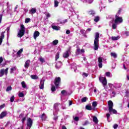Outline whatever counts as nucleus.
Returning a JSON list of instances; mask_svg holds the SVG:
<instances>
[{
	"label": "nucleus",
	"mask_w": 129,
	"mask_h": 129,
	"mask_svg": "<svg viewBox=\"0 0 129 129\" xmlns=\"http://www.w3.org/2000/svg\"><path fill=\"white\" fill-rule=\"evenodd\" d=\"M23 48H21L18 52H17V55L20 57L21 56V54H22V53H23Z\"/></svg>",
	"instance_id": "nucleus-21"
},
{
	"label": "nucleus",
	"mask_w": 129,
	"mask_h": 129,
	"mask_svg": "<svg viewBox=\"0 0 129 129\" xmlns=\"http://www.w3.org/2000/svg\"><path fill=\"white\" fill-rule=\"evenodd\" d=\"M54 120H57L58 119V116H56L53 117Z\"/></svg>",
	"instance_id": "nucleus-61"
},
{
	"label": "nucleus",
	"mask_w": 129,
	"mask_h": 129,
	"mask_svg": "<svg viewBox=\"0 0 129 129\" xmlns=\"http://www.w3.org/2000/svg\"><path fill=\"white\" fill-rule=\"evenodd\" d=\"M12 88L11 86H9L7 87V89H6V91H11L12 90Z\"/></svg>",
	"instance_id": "nucleus-44"
},
{
	"label": "nucleus",
	"mask_w": 129,
	"mask_h": 129,
	"mask_svg": "<svg viewBox=\"0 0 129 129\" xmlns=\"http://www.w3.org/2000/svg\"><path fill=\"white\" fill-rule=\"evenodd\" d=\"M59 58H60V52L58 51L55 55V61H57Z\"/></svg>",
	"instance_id": "nucleus-20"
},
{
	"label": "nucleus",
	"mask_w": 129,
	"mask_h": 129,
	"mask_svg": "<svg viewBox=\"0 0 129 129\" xmlns=\"http://www.w3.org/2000/svg\"><path fill=\"white\" fill-rule=\"evenodd\" d=\"M27 127L31 128L32 125H33V119L31 118H28L27 122Z\"/></svg>",
	"instance_id": "nucleus-7"
},
{
	"label": "nucleus",
	"mask_w": 129,
	"mask_h": 129,
	"mask_svg": "<svg viewBox=\"0 0 129 129\" xmlns=\"http://www.w3.org/2000/svg\"><path fill=\"white\" fill-rule=\"evenodd\" d=\"M5 33H6V31H3L1 33L0 36V45H2V43H3V39H5Z\"/></svg>",
	"instance_id": "nucleus-12"
},
{
	"label": "nucleus",
	"mask_w": 129,
	"mask_h": 129,
	"mask_svg": "<svg viewBox=\"0 0 129 129\" xmlns=\"http://www.w3.org/2000/svg\"><path fill=\"white\" fill-rule=\"evenodd\" d=\"M21 85L23 88H27V85H26V83L25 81H23L21 82Z\"/></svg>",
	"instance_id": "nucleus-24"
},
{
	"label": "nucleus",
	"mask_w": 129,
	"mask_h": 129,
	"mask_svg": "<svg viewBox=\"0 0 129 129\" xmlns=\"http://www.w3.org/2000/svg\"><path fill=\"white\" fill-rule=\"evenodd\" d=\"M3 61H4V58H3V56L0 57V64L1 63H3Z\"/></svg>",
	"instance_id": "nucleus-54"
},
{
	"label": "nucleus",
	"mask_w": 129,
	"mask_h": 129,
	"mask_svg": "<svg viewBox=\"0 0 129 129\" xmlns=\"http://www.w3.org/2000/svg\"><path fill=\"white\" fill-rule=\"evenodd\" d=\"M105 74L106 76H107L108 77H109L110 76V72H106Z\"/></svg>",
	"instance_id": "nucleus-53"
},
{
	"label": "nucleus",
	"mask_w": 129,
	"mask_h": 129,
	"mask_svg": "<svg viewBox=\"0 0 129 129\" xmlns=\"http://www.w3.org/2000/svg\"><path fill=\"white\" fill-rule=\"evenodd\" d=\"M92 106L93 107H96V106H97V103H96V102L95 101L93 102Z\"/></svg>",
	"instance_id": "nucleus-40"
},
{
	"label": "nucleus",
	"mask_w": 129,
	"mask_h": 129,
	"mask_svg": "<svg viewBox=\"0 0 129 129\" xmlns=\"http://www.w3.org/2000/svg\"><path fill=\"white\" fill-rule=\"evenodd\" d=\"M113 128L116 129L117 127H118V124H114L113 126Z\"/></svg>",
	"instance_id": "nucleus-46"
},
{
	"label": "nucleus",
	"mask_w": 129,
	"mask_h": 129,
	"mask_svg": "<svg viewBox=\"0 0 129 129\" xmlns=\"http://www.w3.org/2000/svg\"><path fill=\"white\" fill-rule=\"evenodd\" d=\"M40 118L41 120H46V118H47V116H46V114L45 113H43L40 116Z\"/></svg>",
	"instance_id": "nucleus-17"
},
{
	"label": "nucleus",
	"mask_w": 129,
	"mask_h": 129,
	"mask_svg": "<svg viewBox=\"0 0 129 129\" xmlns=\"http://www.w3.org/2000/svg\"><path fill=\"white\" fill-rule=\"evenodd\" d=\"M119 39V36H112L111 37V39L112 41H116V40H118Z\"/></svg>",
	"instance_id": "nucleus-25"
},
{
	"label": "nucleus",
	"mask_w": 129,
	"mask_h": 129,
	"mask_svg": "<svg viewBox=\"0 0 129 129\" xmlns=\"http://www.w3.org/2000/svg\"><path fill=\"white\" fill-rule=\"evenodd\" d=\"M8 114V112L7 111H3L1 114H0V118L1 119L4 118L5 116H7V115Z\"/></svg>",
	"instance_id": "nucleus-13"
},
{
	"label": "nucleus",
	"mask_w": 129,
	"mask_h": 129,
	"mask_svg": "<svg viewBox=\"0 0 129 129\" xmlns=\"http://www.w3.org/2000/svg\"><path fill=\"white\" fill-rule=\"evenodd\" d=\"M5 106H6L5 104H3L1 105L0 106V109H3V108H4L5 107Z\"/></svg>",
	"instance_id": "nucleus-50"
},
{
	"label": "nucleus",
	"mask_w": 129,
	"mask_h": 129,
	"mask_svg": "<svg viewBox=\"0 0 129 129\" xmlns=\"http://www.w3.org/2000/svg\"><path fill=\"white\" fill-rule=\"evenodd\" d=\"M82 53H84V49H80V48H77L76 51V55H80V54H82Z\"/></svg>",
	"instance_id": "nucleus-10"
},
{
	"label": "nucleus",
	"mask_w": 129,
	"mask_h": 129,
	"mask_svg": "<svg viewBox=\"0 0 129 129\" xmlns=\"http://www.w3.org/2000/svg\"><path fill=\"white\" fill-rule=\"evenodd\" d=\"M58 43H59V41H58V40H55L52 42V44L53 45H54V46H56V45H57Z\"/></svg>",
	"instance_id": "nucleus-29"
},
{
	"label": "nucleus",
	"mask_w": 129,
	"mask_h": 129,
	"mask_svg": "<svg viewBox=\"0 0 129 129\" xmlns=\"http://www.w3.org/2000/svg\"><path fill=\"white\" fill-rule=\"evenodd\" d=\"M30 77L32 79H34V80H36L37 79H39V77L38 76L34 75H31Z\"/></svg>",
	"instance_id": "nucleus-18"
},
{
	"label": "nucleus",
	"mask_w": 129,
	"mask_h": 129,
	"mask_svg": "<svg viewBox=\"0 0 129 129\" xmlns=\"http://www.w3.org/2000/svg\"><path fill=\"white\" fill-rule=\"evenodd\" d=\"M120 13H121V9L119 8L118 11V12L117 13V16H118L120 14Z\"/></svg>",
	"instance_id": "nucleus-47"
},
{
	"label": "nucleus",
	"mask_w": 129,
	"mask_h": 129,
	"mask_svg": "<svg viewBox=\"0 0 129 129\" xmlns=\"http://www.w3.org/2000/svg\"><path fill=\"white\" fill-rule=\"evenodd\" d=\"M60 105V103H56L54 104V107L55 108V109H57V108H58V105Z\"/></svg>",
	"instance_id": "nucleus-33"
},
{
	"label": "nucleus",
	"mask_w": 129,
	"mask_h": 129,
	"mask_svg": "<svg viewBox=\"0 0 129 129\" xmlns=\"http://www.w3.org/2000/svg\"><path fill=\"white\" fill-rule=\"evenodd\" d=\"M87 100V98H86V97H85L81 99L82 102H86Z\"/></svg>",
	"instance_id": "nucleus-35"
},
{
	"label": "nucleus",
	"mask_w": 129,
	"mask_h": 129,
	"mask_svg": "<svg viewBox=\"0 0 129 129\" xmlns=\"http://www.w3.org/2000/svg\"><path fill=\"white\" fill-rule=\"evenodd\" d=\"M9 71V68H7L5 70V69H1L0 70V77H3L5 74L7 76L8 75V72Z\"/></svg>",
	"instance_id": "nucleus-6"
},
{
	"label": "nucleus",
	"mask_w": 129,
	"mask_h": 129,
	"mask_svg": "<svg viewBox=\"0 0 129 129\" xmlns=\"http://www.w3.org/2000/svg\"><path fill=\"white\" fill-rule=\"evenodd\" d=\"M24 116V114L23 113H21L19 115V117H23Z\"/></svg>",
	"instance_id": "nucleus-63"
},
{
	"label": "nucleus",
	"mask_w": 129,
	"mask_h": 129,
	"mask_svg": "<svg viewBox=\"0 0 129 129\" xmlns=\"http://www.w3.org/2000/svg\"><path fill=\"white\" fill-rule=\"evenodd\" d=\"M26 119H27V117H24L21 120V121H22L23 124H24V123H25V121H26Z\"/></svg>",
	"instance_id": "nucleus-41"
},
{
	"label": "nucleus",
	"mask_w": 129,
	"mask_h": 129,
	"mask_svg": "<svg viewBox=\"0 0 129 129\" xmlns=\"http://www.w3.org/2000/svg\"><path fill=\"white\" fill-rule=\"evenodd\" d=\"M31 14H35V13H37V10L35 8H32L30 10Z\"/></svg>",
	"instance_id": "nucleus-23"
},
{
	"label": "nucleus",
	"mask_w": 129,
	"mask_h": 129,
	"mask_svg": "<svg viewBox=\"0 0 129 129\" xmlns=\"http://www.w3.org/2000/svg\"><path fill=\"white\" fill-rule=\"evenodd\" d=\"M99 80L101 84H103V87L105 88V86L107 85V81L106 78L103 77H100L99 78Z\"/></svg>",
	"instance_id": "nucleus-3"
},
{
	"label": "nucleus",
	"mask_w": 129,
	"mask_h": 129,
	"mask_svg": "<svg viewBox=\"0 0 129 129\" xmlns=\"http://www.w3.org/2000/svg\"><path fill=\"white\" fill-rule=\"evenodd\" d=\"M46 17L47 18H50L51 17V15H50L49 13H47V15H46Z\"/></svg>",
	"instance_id": "nucleus-62"
},
{
	"label": "nucleus",
	"mask_w": 129,
	"mask_h": 129,
	"mask_svg": "<svg viewBox=\"0 0 129 129\" xmlns=\"http://www.w3.org/2000/svg\"><path fill=\"white\" fill-rule=\"evenodd\" d=\"M85 32V30L84 29H81L80 30V33L81 34H82V35H84V33Z\"/></svg>",
	"instance_id": "nucleus-48"
},
{
	"label": "nucleus",
	"mask_w": 129,
	"mask_h": 129,
	"mask_svg": "<svg viewBox=\"0 0 129 129\" xmlns=\"http://www.w3.org/2000/svg\"><path fill=\"white\" fill-rule=\"evenodd\" d=\"M10 27H7V28L6 31L7 32V34H9L10 33Z\"/></svg>",
	"instance_id": "nucleus-55"
},
{
	"label": "nucleus",
	"mask_w": 129,
	"mask_h": 129,
	"mask_svg": "<svg viewBox=\"0 0 129 129\" xmlns=\"http://www.w3.org/2000/svg\"><path fill=\"white\" fill-rule=\"evenodd\" d=\"M110 55H111V57H113V58H114L115 59L116 58H117V55L116 54V53L115 52H111Z\"/></svg>",
	"instance_id": "nucleus-19"
},
{
	"label": "nucleus",
	"mask_w": 129,
	"mask_h": 129,
	"mask_svg": "<svg viewBox=\"0 0 129 129\" xmlns=\"http://www.w3.org/2000/svg\"><path fill=\"white\" fill-rule=\"evenodd\" d=\"M71 51V49L69 48L66 52H64L63 54V57L64 58H67L68 57H69V53H70Z\"/></svg>",
	"instance_id": "nucleus-9"
},
{
	"label": "nucleus",
	"mask_w": 129,
	"mask_h": 129,
	"mask_svg": "<svg viewBox=\"0 0 129 129\" xmlns=\"http://www.w3.org/2000/svg\"><path fill=\"white\" fill-rule=\"evenodd\" d=\"M89 15H92V16H94V15H95V12L94 11L91 10L89 12Z\"/></svg>",
	"instance_id": "nucleus-37"
},
{
	"label": "nucleus",
	"mask_w": 129,
	"mask_h": 129,
	"mask_svg": "<svg viewBox=\"0 0 129 129\" xmlns=\"http://www.w3.org/2000/svg\"><path fill=\"white\" fill-rule=\"evenodd\" d=\"M31 22V19L30 18H26L25 19V23L28 24V23H30Z\"/></svg>",
	"instance_id": "nucleus-39"
},
{
	"label": "nucleus",
	"mask_w": 129,
	"mask_h": 129,
	"mask_svg": "<svg viewBox=\"0 0 129 129\" xmlns=\"http://www.w3.org/2000/svg\"><path fill=\"white\" fill-rule=\"evenodd\" d=\"M106 116H107V119H108L109 118V117H110V113H107L106 114Z\"/></svg>",
	"instance_id": "nucleus-58"
},
{
	"label": "nucleus",
	"mask_w": 129,
	"mask_h": 129,
	"mask_svg": "<svg viewBox=\"0 0 129 129\" xmlns=\"http://www.w3.org/2000/svg\"><path fill=\"white\" fill-rule=\"evenodd\" d=\"M86 109H87V110H92V108L91 107V106L87 105L86 106Z\"/></svg>",
	"instance_id": "nucleus-32"
},
{
	"label": "nucleus",
	"mask_w": 129,
	"mask_h": 129,
	"mask_svg": "<svg viewBox=\"0 0 129 129\" xmlns=\"http://www.w3.org/2000/svg\"><path fill=\"white\" fill-rule=\"evenodd\" d=\"M51 91L52 92L56 91V87H55V86H51Z\"/></svg>",
	"instance_id": "nucleus-36"
},
{
	"label": "nucleus",
	"mask_w": 129,
	"mask_h": 129,
	"mask_svg": "<svg viewBox=\"0 0 129 129\" xmlns=\"http://www.w3.org/2000/svg\"><path fill=\"white\" fill-rule=\"evenodd\" d=\"M44 84H45V80H41L40 82V89H44Z\"/></svg>",
	"instance_id": "nucleus-14"
},
{
	"label": "nucleus",
	"mask_w": 129,
	"mask_h": 129,
	"mask_svg": "<svg viewBox=\"0 0 129 129\" xmlns=\"http://www.w3.org/2000/svg\"><path fill=\"white\" fill-rule=\"evenodd\" d=\"M89 121L88 120H86L85 123L83 124V125L85 126V125H87V124H89Z\"/></svg>",
	"instance_id": "nucleus-43"
},
{
	"label": "nucleus",
	"mask_w": 129,
	"mask_h": 129,
	"mask_svg": "<svg viewBox=\"0 0 129 129\" xmlns=\"http://www.w3.org/2000/svg\"><path fill=\"white\" fill-rule=\"evenodd\" d=\"M66 34H67V35H69V34H70V30H67L66 31Z\"/></svg>",
	"instance_id": "nucleus-60"
},
{
	"label": "nucleus",
	"mask_w": 129,
	"mask_h": 129,
	"mask_svg": "<svg viewBox=\"0 0 129 129\" xmlns=\"http://www.w3.org/2000/svg\"><path fill=\"white\" fill-rule=\"evenodd\" d=\"M108 105L109 111H111V110L112 109V107H113V102H112L111 100H110L108 102Z\"/></svg>",
	"instance_id": "nucleus-8"
},
{
	"label": "nucleus",
	"mask_w": 129,
	"mask_h": 129,
	"mask_svg": "<svg viewBox=\"0 0 129 129\" xmlns=\"http://www.w3.org/2000/svg\"><path fill=\"white\" fill-rule=\"evenodd\" d=\"M59 6V2L56 0L54 1V8H57Z\"/></svg>",
	"instance_id": "nucleus-27"
},
{
	"label": "nucleus",
	"mask_w": 129,
	"mask_h": 129,
	"mask_svg": "<svg viewBox=\"0 0 129 129\" xmlns=\"http://www.w3.org/2000/svg\"><path fill=\"white\" fill-rule=\"evenodd\" d=\"M15 70H16V68H13L11 69V71H10V73H13V71H15Z\"/></svg>",
	"instance_id": "nucleus-51"
},
{
	"label": "nucleus",
	"mask_w": 129,
	"mask_h": 129,
	"mask_svg": "<svg viewBox=\"0 0 129 129\" xmlns=\"http://www.w3.org/2000/svg\"><path fill=\"white\" fill-rule=\"evenodd\" d=\"M94 22L96 23H97V22L99 21V17L97 16L95 17V19H94Z\"/></svg>",
	"instance_id": "nucleus-31"
},
{
	"label": "nucleus",
	"mask_w": 129,
	"mask_h": 129,
	"mask_svg": "<svg viewBox=\"0 0 129 129\" xmlns=\"http://www.w3.org/2000/svg\"><path fill=\"white\" fill-rule=\"evenodd\" d=\"M52 29L53 30H55L56 31H59V30H60V29L59 28V27H58L56 25H54L52 26Z\"/></svg>",
	"instance_id": "nucleus-28"
},
{
	"label": "nucleus",
	"mask_w": 129,
	"mask_h": 129,
	"mask_svg": "<svg viewBox=\"0 0 129 129\" xmlns=\"http://www.w3.org/2000/svg\"><path fill=\"white\" fill-rule=\"evenodd\" d=\"M74 120H75V121H78V120H79V117H78V116H76V117L74 118Z\"/></svg>",
	"instance_id": "nucleus-49"
},
{
	"label": "nucleus",
	"mask_w": 129,
	"mask_h": 129,
	"mask_svg": "<svg viewBox=\"0 0 129 129\" xmlns=\"http://www.w3.org/2000/svg\"><path fill=\"white\" fill-rule=\"evenodd\" d=\"M122 22H123L122 17H120L117 15L115 16L114 23H115V24H120V23H122Z\"/></svg>",
	"instance_id": "nucleus-5"
},
{
	"label": "nucleus",
	"mask_w": 129,
	"mask_h": 129,
	"mask_svg": "<svg viewBox=\"0 0 129 129\" xmlns=\"http://www.w3.org/2000/svg\"><path fill=\"white\" fill-rule=\"evenodd\" d=\"M39 36H40V32H39V31H35L33 35L35 40H36V39H37V37H39Z\"/></svg>",
	"instance_id": "nucleus-16"
},
{
	"label": "nucleus",
	"mask_w": 129,
	"mask_h": 129,
	"mask_svg": "<svg viewBox=\"0 0 129 129\" xmlns=\"http://www.w3.org/2000/svg\"><path fill=\"white\" fill-rule=\"evenodd\" d=\"M83 76H84L85 77H87L88 76V74H86V73H83Z\"/></svg>",
	"instance_id": "nucleus-56"
},
{
	"label": "nucleus",
	"mask_w": 129,
	"mask_h": 129,
	"mask_svg": "<svg viewBox=\"0 0 129 129\" xmlns=\"http://www.w3.org/2000/svg\"><path fill=\"white\" fill-rule=\"evenodd\" d=\"M31 61L30 59H28L26 61L25 64H24V67L25 68L28 69L29 68V67L30 66V63Z\"/></svg>",
	"instance_id": "nucleus-15"
},
{
	"label": "nucleus",
	"mask_w": 129,
	"mask_h": 129,
	"mask_svg": "<svg viewBox=\"0 0 129 129\" xmlns=\"http://www.w3.org/2000/svg\"><path fill=\"white\" fill-rule=\"evenodd\" d=\"M112 29H113L114 30H115V29H116L117 27V23H115L114 22V23H113L112 25Z\"/></svg>",
	"instance_id": "nucleus-26"
},
{
	"label": "nucleus",
	"mask_w": 129,
	"mask_h": 129,
	"mask_svg": "<svg viewBox=\"0 0 129 129\" xmlns=\"http://www.w3.org/2000/svg\"><path fill=\"white\" fill-rule=\"evenodd\" d=\"M93 120L95 123H98V119L96 116H95L93 117Z\"/></svg>",
	"instance_id": "nucleus-22"
},
{
	"label": "nucleus",
	"mask_w": 129,
	"mask_h": 129,
	"mask_svg": "<svg viewBox=\"0 0 129 129\" xmlns=\"http://www.w3.org/2000/svg\"><path fill=\"white\" fill-rule=\"evenodd\" d=\"M25 32H26V28L24 25H21L20 26V29L18 33L17 37L18 38H22L25 35Z\"/></svg>",
	"instance_id": "nucleus-2"
},
{
	"label": "nucleus",
	"mask_w": 129,
	"mask_h": 129,
	"mask_svg": "<svg viewBox=\"0 0 129 129\" xmlns=\"http://www.w3.org/2000/svg\"><path fill=\"white\" fill-rule=\"evenodd\" d=\"M62 129H67V128L66 127V126L65 125H63L62 127Z\"/></svg>",
	"instance_id": "nucleus-64"
},
{
	"label": "nucleus",
	"mask_w": 129,
	"mask_h": 129,
	"mask_svg": "<svg viewBox=\"0 0 129 129\" xmlns=\"http://www.w3.org/2000/svg\"><path fill=\"white\" fill-rule=\"evenodd\" d=\"M60 83H61V78L55 77L54 80V84L55 85L56 88H58L60 86Z\"/></svg>",
	"instance_id": "nucleus-4"
},
{
	"label": "nucleus",
	"mask_w": 129,
	"mask_h": 129,
	"mask_svg": "<svg viewBox=\"0 0 129 129\" xmlns=\"http://www.w3.org/2000/svg\"><path fill=\"white\" fill-rule=\"evenodd\" d=\"M98 42H99V33H95V39L94 42V49L96 51L98 50L99 46L98 45Z\"/></svg>",
	"instance_id": "nucleus-1"
},
{
	"label": "nucleus",
	"mask_w": 129,
	"mask_h": 129,
	"mask_svg": "<svg viewBox=\"0 0 129 129\" xmlns=\"http://www.w3.org/2000/svg\"><path fill=\"white\" fill-rule=\"evenodd\" d=\"M61 94H62V95H67V92L66 91V90H63L61 91Z\"/></svg>",
	"instance_id": "nucleus-38"
},
{
	"label": "nucleus",
	"mask_w": 129,
	"mask_h": 129,
	"mask_svg": "<svg viewBox=\"0 0 129 129\" xmlns=\"http://www.w3.org/2000/svg\"><path fill=\"white\" fill-rule=\"evenodd\" d=\"M98 66L99 68H102V57H99L98 58Z\"/></svg>",
	"instance_id": "nucleus-11"
},
{
	"label": "nucleus",
	"mask_w": 129,
	"mask_h": 129,
	"mask_svg": "<svg viewBox=\"0 0 129 129\" xmlns=\"http://www.w3.org/2000/svg\"><path fill=\"white\" fill-rule=\"evenodd\" d=\"M18 96L19 97H24V96H25V95L24 94V93L20 92L19 93Z\"/></svg>",
	"instance_id": "nucleus-34"
},
{
	"label": "nucleus",
	"mask_w": 129,
	"mask_h": 129,
	"mask_svg": "<svg viewBox=\"0 0 129 129\" xmlns=\"http://www.w3.org/2000/svg\"><path fill=\"white\" fill-rule=\"evenodd\" d=\"M67 22H68L67 19H66L63 22H60V24H65V23H67Z\"/></svg>",
	"instance_id": "nucleus-59"
},
{
	"label": "nucleus",
	"mask_w": 129,
	"mask_h": 129,
	"mask_svg": "<svg viewBox=\"0 0 129 129\" xmlns=\"http://www.w3.org/2000/svg\"><path fill=\"white\" fill-rule=\"evenodd\" d=\"M3 14L0 15V24L2 23V20H3Z\"/></svg>",
	"instance_id": "nucleus-57"
},
{
	"label": "nucleus",
	"mask_w": 129,
	"mask_h": 129,
	"mask_svg": "<svg viewBox=\"0 0 129 129\" xmlns=\"http://www.w3.org/2000/svg\"><path fill=\"white\" fill-rule=\"evenodd\" d=\"M39 60L41 63H45V59L44 58L41 57L39 58Z\"/></svg>",
	"instance_id": "nucleus-45"
},
{
	"label": "nucleus",
	"mask_w": 129,
	"mask_h": 129,
	"mask_svg": "<svg viewBox=\"0 0 129 129\" xmlns=\"http://www.w3.org/2000/svg\"><path fill=\"white\" fill-rule=\"evenodd\" d=\"M14 100H15V96H12L10 98V101L11 102H14Z\"/></svg>",
	"instance_id": "nucleus-42"
},
{
	"label": "nucleus",
	"mask_w": 129,
	"mask_h": 129,
	"mask_svg": "<svg viewBox=\"0 0 129 129\" xmlns=\"http://www.w3.org/2000/svg\"><path fill=\"white\" fill-rule=\"evenodd\" d=\"M89 4H92L93 3V0H86Z\"/></svg>",
	"instance_id": "nucleus-52"
},
{
	"label": "nucleus",
	"mask_w": 129,
	"mask_h": 129,
	"mask_svg": "<svg viewBox=\"0 0 129 129\" xmlns=\"http://www.w3.org/2000/svg\"><path fill=\"white\" fill-rule=\"evenodd\" d=\"M113 112V113L116 114V113H117V111H116V110L115 109H113V108H112L111 111H109V112Z\"/></svg>",
	"instance_id": "nucleus-30"
}]
</instances>
